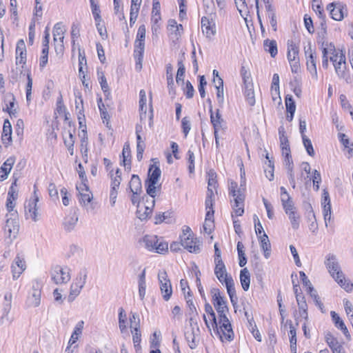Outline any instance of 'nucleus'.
Instances as JSON below:
<instances>
[{"label":"nucleus","instance_id":"obj_30","mask_svg":"<svg viewBox=\"0 0 353 353\" xmlns=\"http://www.w3.org/2000/svg\"><path fill=\"white\" fill-rule=\"evenodd\" d=\"M1 139L3 143L9 145L12 142V125L8 119L3 123Z\"/></svg>","mask_w":353,"mask_h":353},{"label":"nucleus","instance_id":"obj_38","mask_svg":"<svg viewBox=\"0 0 353 353\" xmlns=\"http://www.w3.org/2000/svg\"><path fill=\"white\" fill-rule=\"evenodd\" d=\"M41 303V292L39 289H34L28 298V303L31 307H38Z\"/></svg>","mask_w":353,"mask_h":353},{"label":"nucleus","instance_id":"obj_51","mask_svg":"<svg viewBox=\"0 0 353 353\" xmlns=\"http://www.w3.org/2000/svg\"><path fill=\"white\" fill-rule=\"evenodd\" d=\"M333 65L337 75L340 77H344L346 69L345 58H341L338 63Z\"/></svg>","mask_w":353,"mask_h":353},{"label":"nucleus","instance_id":"obj_10","mask_svg":"<svg viewBox=\"0 0 353 353\" xmlns=\"http://www.w3.org/2000/svg\"><path fill=\"white\" fill-rule=\"evenodd\" d=\"M287 57L292 72L293 73L299 72L300 70L299 47L292 41H288V42Z\"/></svg>","mask_w":353,"mask_h":353},{"label":"nucleus","instance_id":"obj_5","mask_svg":"<svg viewBox=\"0 0 353 353\" xmlns=\"http://www.w3.org/2000/svg\"><path fill=\"white\" fill-rule=\"evenodd\" d=\"M78 191V199L79 204L87 212H94L96 203L93 201V194L87 183L81 182L76 187Z\"/></svg>","mask_w":353,"mask_h":353},{"label":"nucleus","instance_id":"obj_3","mask_svg":"<svg viewBox=\"0 0 353 353\" xmlns=\"http://www.w3.org/2000/svg\"><path fill=\"white\" fill-rule=\"evenodd\" d=\"M240 184V187L236 182L231 181L229 183L230 194L233 197L231 201L232 206L236 216H241L244 212L245 200V181Z\"/></svg>","mask_w":353,"mask_h":353},{"label":"nucleus","instance_id":"obj_4","mask_svg":"<svg viewBox=\"0 0 353 353\" xmlns=\"http://www.w3.org/2000/svg\"><path fill=\"white\" fill-rule=\"evenodd\" d=\"M214 274L222 284H225L228 293L233 303L236 299L234 283L232 276L227 272L226 267L223 261H214Z\"/></svg>","mask_w":353,"mask_h":353},{"label":"nucleus","instance_id":"obj_8","mask_svg":"<svg viewBox=\"0 0 353 353\" xmlns=\"http://www.w3.org/2000/svg\"><path fill=\"white\" fill-rule=\"evenodd\" d=\"M52 281L56 285L67 283L71 279L70 269L67 266L55 265L50 272Z\"/></svg>","mask_w":353,"mask_h":353},{"label":"nucleus","instance_id":"obj_37","mask_svg":"<svg viewBox=\"0 0 353 353\" xmlns=\"http://www.w3.org/2000/svg\"><path fill=\"white\" fill-rule=\"evenodd\" d=\"M265 52H269L272 57H275L278 53L277 44L275 40L265 39L263 41Z\"/></svg>","mask_w":353,"mask_h":353},{"label":"nucleus","instance_id":"obj_2","mask_svg":"<svg viewBox=\"0 0 353 353\" xmlns=\"http://www.w3.org/2000/svg\"><path fill=\"white\" fill-rule=\"evenodd\" d=\"M325 264L332 278L345 291L350 292L352 290L353 285L345 279L336 256L332 254L327 255Z\"/></svg>","mask_w":353,"mask_h":353},{"label":"nucleus","instance_id":"obj_18","mask_svg":"<svg viewBox=\"0 0 353 353\" xmlns=\"http://www.w3.org/2000/svg\"><path fill=\"white\" fill-rule=\"evenodd\" d=\"M201 30L205 37L211 39L216 34L215 23L206 17H203L201 21Z\"/></svg>","mask_w":353,"mask_h":353},{"label":"nucleus","instance_id":"obj_53","mask_svg":"<svg viewBox=\"0 0 353 353\" xmlns=\"http://www.w3.org/2000/svg\"><path fill=\"white\" fill-rule=\"evenodd\" d=\"M267 162L265 163L266 167L265 168V174L266 177L270 180L274 179V164L270 159L268 154H266Z\"/></svg>","mask_w":353,"mask_h":353},{"label":"nucleus","instance_id":"obj_23","mask_svg":"<svg viewBox=\"0 0 353 353\" xmlns=\"http://www.w3.org/2000/svg\"><path fill=\"white\" fill-rule=\"evenodd\" d=\"M78 221V215L76 212L70 211L64 218L63 226L65 230L72 231Z\"/></svg>","mask_w":353,"mask_h":353},{"label":"nucleus","instance_id":"obj_40","mask_svg":"<svg viewBox=\"0 0 353 353\" xmlns=\"http://www.w3.org/2000/svg\"><path fill=\"white\" fill-rule=\"evenodd\" d=\"M240 281L243 289L245 291L248 290L250 283V274L247 268L241 270L240 272Z\"/></svg>","mask_w":353,"mask_h":353},{"label":"nucleus","instance_id":"obj_56","mask_svg":"<svg viewBox=\"0 0 353 353\" xmlns=\"http://www.w3.org/2000/svg\"><path fill=\"white\" fill-rule=\"evenodd\" d=\"M237 251L239 259V266L243 267L247 263V259L244 252V246L241 242H238L237 243Z\"/></svg>","mask_w":353,"mask_h":353},{"label":"nucleus","instance_id":"obj_55","mask_svg":"<svg viewBox=\"0 0 353 353\" xmlns=\"http://www.w3.org/2000/svg\"><path fill=\"white\" fill-rule=\"evenodd\" d=\"M92 13L94 21H101V10L97 0H90Z\"/></svg>","mask_w":353,"mask_h":353},{"label":"nucleus","instance_id":"obj_28","mask_svg":"<svg viewBox=\"0 0 353 353\" xmlns=\"http://www.w3.org/2000/svg\"><path fill=\"white\" fill-rule=\"evenodd\" d=\"M66 30L61 22L57 23L53 28V37L54 41H59L61 43V46H63V39H64V34Z\"/></svg>","mask_w":353,"mask_h":353},{"label":"nucleus","instance_id":"obj_46","mask_svg":"<svg viewBox=\"0 0 353 353\" xmlns=\"http://www.w3.org/2000/svg\"><path fill=\"white\" fill-rule=\"evenodd\" d=\"M160 176L161 170L159 168L154 165H152L148 171V180L157 183L160 178Z\"/></svg>","mask_w":353,"mask_h":353},{"label":"nucleus","instance_id":"obj_63","mask_svg":"<svg viewBox=\"0 0 353 353\" xmlns=\"http://www.w3.org/2000/svg\"><path fill=\"white\" fill-rule=\"evenodd\" d=\"M157 183L147 180L145 181L146 192L150 196V199H154L156 196V185Z\"/></svg>","mask_w":353,"mask_h":353},{"label":"nucleus","instance_id":"obj_42","mask_svg":"<svg viewBox=\"0 0 353 353\" xmlns=\"http://www.w3.org/2000/svg\"><path fill=\"white\" fill-rule=\"evenodd\" d=\"M208 192H216V174L213 170H210L208 173Z\"/></svg>","mask_w":353,"mask_h":353},{"label":"nucleus","instance_id":"obj_48","mask_svg":"<svg viewBox=\"0 0 353 353\" xmlns=\"http://www.w3.org/2000/svg\"><path fill=\"white\" fill-rule=\"evenodd\" d=\"M205 312L208 315V318L212 321V325L215 326L216 332L217 333V327H219V322L217 323L215 313L214 312L212 307L209 304L205 305Z\"/></svg>","mask_w":353,"mask_h":353},{"label":"nucleus","instance_id":"obj_54","mask_svg":"<svg viewBox=\"0 0 353 353\" xmlns=\"http://www.w3.org/2000/svg\"><path fill=\"white\" fill-rule=\"evenodd\" d=\"M185 68L182 61H178V70L176 76V81L178 84L184 83Z\"/></svg>","mask_w":353,"mask_h":353},{"label":"nucleus","instance_id":"obj_20","mask_svg":"<svg viewBox=\"0 0 353 353\" xmlns=\"http://www.w3.org/2000/svg\"><path fill=\"white\" fill-rule=\"evenodd\" d=\"M84 327V321H79L74 327V331L70 336V339L68 341V345L66 347L65 352L67 353H70V347L74 344L79 339V336L82 334V332Z\"/></svg>","mask_w":353,"mask_h":353},{"label":"nucleus","instance_id":"obj_52","mask_svg":"<svg viewBox=\"0 0 353 353\" xmlns=\"http://www.w3.org/2000/svg\"><path fill=\"white\" fill-rule=\"evenodd\" d=\"M160 9V3L157 0H153L152 21L155 23H158V21L161 19Z\"/></svg>","mask_w":353,"mask_h":353},{"label":"nucleus","instance_id":"obj_31","mask_svg":"<svg viewBox=\"0 0 353 353\" xmlns=\"http://www.w3.org/2000/svg\"><path fill=\"white\" fill-rule=\"evenodd\" d=\"M285 106L286 110L289 114H287L286 119L288 121H291L293 119L294 114L296 110V105L293 99L292 96L287 95L285 97Z\"/></svg>","mask_w":353,"mask_h":353},{"label":"nucleus","instance_id":"obj_27","mask_svg":"<svg viewBox=\"0 0 353 353\" xmlns=\"http://www.w3.org/2000/svg\"><path fill=\"white\" fill-rule=\"evenodd\" d=\"M145 49V41H135L134 56L137 59V65H140L139 68H141V61L143 57V52Z\"/></svg>","mask_w":353,"mask_h":353},{"label":"nucleus","instance_id":"obj_14","mask_svg":"<svg viewBox=\"0 0 353 353\" xmlns=\"http://www.w3.org/2000/svg\"><path fill=\"white\" fill-rule=\"evenodd\" d=\"M154 199H150L145 201V203L137 205V215L141 220H145L152 214L154 205Z\"/></svg>","mask_w":353,"mask_h":353},{"label":"nucleus","instance_id":"obj_17","mask_svg":"<svg viewBox=\"0 0 353 353\" xmlns=\"http://www.w3.org/2000/svg\"><path fill=\"white\" fill-rule=\"evenodd\" d=\"M305 55L307 59V69L310 72L312 78L317 79L318 74L316 65V57L310 47L307 50H305Z\"/></svg>","mask_w":353,"mask_h":353},{"label":"nucleus","instance_id":"obj_6","mask_svg":"<svg viewBox=\"0 0 353 353\" xmlns=\"http://www.w3.org/2000/svg\"><path fill=\"white\" fill-rule=\"evenodd\" d=\"M181 244L188 252L199 253L201 250V243L194 236L188 226H184L182 234L179 236Z\"/></svg>","mask_w":353,"mask_h":353},{"label":"nucleus","instance_id":"obj_62","mask_svg":"<svg viewBox=\"0 0 353 353\" xmlns=\"http://www.w3.org/2000/svg\"><path fill=\"white\" fill-rule=\"evenodd\" d=\"M122 156H123V164L124 166L130 165V159H129L130 157V148L129 145L125 144L123 146V151H122Z\"/></svg>","mask_w":353,"mask_h":353},{"label":"nucleus","instance_id":"obj_41","mask_svg":"<svg viewBox=\"0 0 353 353\" xmlns=\"http://www.w3.org/2000/svg\"><path fill=\"white\" fill-rule=\"evenodd\" d=\"M214 201V192H208L205 199V209L207 216H214L213 204Z\"/></svg>","mask_w":353,"mask_h":353},{"label":"nucleus","instance_id":"obj_9","mask_svg":"<svg viewBox=\"0 0 353 353\" xmlns=\"http://www.w3.org/2000/svg\"><path fill=\"white\" fill-rule=\"evenodd\" d=\"M145 248L149 251H155L157 253L163 254L168 249V245L164 241H159L155 235H146L143 239Z\"/></svg>","mask_w":353,"mask_h":353},{"label":"nucleus","instance_id":"obj_33","mask_svg":"<svg viewBox=\"0 0 353 353\" xmlns=\"http://www.w3.org/2000/svg\"><path fill=\"white\" fill-rule=\"evenodd\" d=\"M216 90V99L219 104H223L224 102V89L223 81L221 77L218 79L213 80Z\"/></svg>","mask_w":353,"mask_h":353},{"label":"nucleus","instance_id":"obj_16","mask_svg":"<svg viewBox=\"0 0 353 353\" xmlns=\"http://www.w3.org/2000/svg\"><path fill=\"white\" fill-rule=\"evenodd\" d=\"M6 221L4 226L5 234L10 239H14L19 232V224L16 219L8 217V214L6 215Z\"/></svg>","mask_w":353,"mask_h":353},{"label":"nucleus","instance_id":"obj_50","mask_svg":"<svg viewBox=\"0 0 353 353\" xmlns=\"http://www.w3.org/2000/svg\"><path fill=\"white\" fill-rule=\"evenodd\" d=\"M162 296L165 301H168L172 294V288L171 283L159 285Z\"/></svg>","mask_w":353,"mask_h":353},{"label":"nucleus","instance_id":"obj_44","mask_svg":"<svg viewBox=\"0 0 353 353\" xmlns=\"http://www.w3.org/2000/svg\"><path fill=\"white\" fill-rule=\"evenodd\" d=\"M131 332L132 334V341L134 343V348L136 351H139L141 348V333L140 331V327H134L133 330H131Z\"/></svg>","mask_w":353,"mask_h":353},{"label":"nucleus","instance_id":"obj_25","mask_svg":"<svg viewBox=\"0 0 353 353\" xmlns=\"http://www.w3.org/2000/svg\"><path fill=\"white\" fill-rule=\"evenodd\" d=\"M142 131V126L140 125H137L136 126V134H137V157L139 161H141L143 158V153L145 150V143L142 139L140 132Z\"/></svg>","mask_w":353,"mask_h":353},{"label":"nucleus","instance_id":"obj_49","mask_svg":"<svg viewBox=\"0 0 353 353\" xmlns=\"http://www.w3.org/2000/svg\"><path fill=\"white\" fill-rule=\"evenodd\" d=\"M325 341L330 347L332 351L337 348L341 345L339 344L338 340L330 333V332H327L325 334Z\"/></svg>","mask_w":353,"mask_h":353},{"label":"nucleus","instance_id":"obj_47","mask_svg":"<svg viewBox=\"0 0 353 353\" xmlns=\"http://www.w3.org/2000/svg\"><path fill=\"white\" fill-rule=\"evenodd\" d=\"M237 10L243 18H246L249 13V10L245 0H234Z\"/></svg>","mask_w":353,"mask_h":353},{"label":"nucleus","instance_id":"obj_59","mask_svg":"<svg viewBox=\"0 0 353 353\" xmlns=\"http://www.w3.org/2000/svg\"><path fill=\"white\" fill-rule=\"evenodd\" d=\"M271 93L278 95L280 93L279 90V76L278 74H274L271 85Z\"/></svg>","mask_w":353,"mask_h":353},{"label":"nucleus","instance_id":"obj_29","mask_svg":"<svg viewBox=\"0 0 353 353\" xmlns=\"http://www.w3.org/2000/svg\"><path fill=\"white\" fill-rule=\"evenodd\" d=\"M279 134L280 139V145L282 151V154L288 155V152H290V145L288 142V139L287 136L285 135V132L284 128L280 127L279 129Z\"/></svg>","mask_w":353,"mask_h":353},{"label":"nucleus","instance_id":"obj_39","mask_svg":"<svg viewBox=\"0 0 353 353\" xmlns=\"http://www.w3.org/2000/svg\"><path fill=\"white\" fill-rule=\"evenodd\" d=\"M323 61L322 65L324 68H327L328 67V55L332 50H334V45L332 43H323Z\"/></svg>","mask_w":353,"mask_h":353},{"label":"nucleus","instance_id":"obj_1","mask_svg":"<svg viewBox=\"0 0 353 353\" xmlns=\"http://www.w3.org/2000/svg\"><path fill=\"white\" fill-rule=\"evenodd\" d=\"M212 302L214 306L219 314V327H217V334L222 342H230L234 339V332L232 325L227 317L228 308L226 301L221 295L218 288L211 290Z\"/></svg>","mask_w":353,"mask_h":353},{"label":"nucleus","instance_id":"obj_61","mask_svg":"<svg viewBox=\"0 0 353 353\" xmlns=\"http://www.w3.org/2000/svg\"><path fill=\"white\" fill-rule=\"evenodd\" d=\"M126 314L123 308L119 309V326L121 332H123L126 329Z\"/></svg>","mask_w":353,"mask_h":353},{"label":"nucleus","instance_id":"obj_32","mask_svg":"<svg viewBox=\"0 0 353 353\" xmlns=\"http://www.w3.org/2000/svg\"><path fill=\"white\" fill-rule=\"evenodd\" d=\"M259 241L261 248L264 252V256L265 259H268L271 253V245L268 235L263 233L262 235L259 236Z\"/></svg>","mask_w":353,"mask_h":353},{"label":"nucleus","instance_id":"obj_34","mask_svg":"<svg viewBox=\"0 0 353 353\" xmlns=\"http://www.w3.org/2000/svg\"><path fill=\"white\" fill-rule=\"evenodd\" d=\"M79 137L81 138L80 150L82 154L83 158L85 159L86 161L88 152V138L87 136L86 131L85 130H82L81 134H79Z\"/></svg>","mask_w":353,"mask_h":353},{"label":"nucleus","instance_id":"obj_64","mask_svg":"<svg viewBox=\"0 0 353 353\" xmlns=\"http://www.w3.org/2000/svg\"><path fill=\"white\" fill-rule=\"evenodd\" d=\"M15 163V158L14 157H10L8 159H6V161L3 163L1 169H3V170L7 172L8 174H10L13 165Z\"/></svg>","mask_w":353,"mask_h":353},{"label":"nucleus","instance_id":"obj_24","mask_svg":"<svg viewBox=\"0 0 353 353\" xmlns=\"http://www.w3.org/2000/svg\"><path fill=\"white\" fill-rule=\"evenodd\" d=\"M330 314L332 316V321L334 323V325L338 329H339L342 331V332L343 333L345 336L347 338V339L350 340V332H349L345 323L343 322V321L340 318V316L338 315V314L334 311H332Z\"/></svg>","mask_w":353,"mask_h":353},{"label":"nucleus","instance_id":"obj_15","mask_svg":"<svg viewBox=\"0 0 353 353\" xmlns=\"http://www.w3.org/2000/svg\"><path fill=\"white\" fill-rule=\"evenodd\" d=\"M26 269V265L24 259L19 255L17 256L11 265V272L13 280L19 279Z\"/></svg>","mask_w":353,"mask_h":353},{"label":"nucleus","instance_id":"obj_21","mask_svg":"<svg viewBox=\"0 0 353 353\" xmlns=\"http://www.w3.org/2000/svg\"><path fill=\"white\" fill-rule=\"evenodd\" d=\"M267 12V17L270 19V23L274 31L277 30V21L274 8L272 5L270 0H263Z\"/></svg>","mask_w":353,"mask_h":353},{"label":"nucleus","instance_id":"obj_13","mask_svg":"<svg viewBox=\"0 0 353 353\" xmlns=\"http://www.w3.org/2000/svg\"><path fill=\"white\" fill-rule=\"evenodd\" d=\"M39 197L34 191L33 196L28 201L27 205H26V215L27 219H31L34 221L39 219V214L38 212L37 203Z\"/></svg>","mask_w":353,"mask_h":353},{"label":"nucleus","instance_id":"obj_26","mask_svg":"<svg viewBox=\"0 0 353 353\" xmlns=\"http://www.w3.org/2000/svg\"><path fill=\"white\" fill-rule=\"evenodd\" d=\"M210 121L214 128V132H219V130L223 129L224 121L221 118V115L219 110H216L215 115L212 109L210 110Z\"/></svg>","mask_w":353,"mask_h":353},{"label":"nucleus","instance_id":"obj_60","mask_svg":"<svg viewBox=\"0 0 353 353\" xmlns=\"http://www.w3.org/2000/svg\"><path fill=\"white\" fill-rule=\"evenodd\" d=\"M330 60L333 63V64L338 63L341 58H345V54L342 51L336 50L334 47V50H332L330 52Z\"/></svg>","mask_w":353,"mask_h":353},{"label":"nucleus","instance_id":"obj_43","mask_svg":"<svg viewBox=\"0 0 353 353\" xmlns=\"http://www.w3.org/2000/svg\"><path fill=\"white\" fill-rule=\"evenodd\" d=\"M286 214L288 216L292 228L294 230L299 229L301 222V216L298 213L297 210L295 211H292Z\"/></svg>","mask_w":353,"mask_h":353},{"label":"nucleus","instance_id":"obj_58","mask_svg":"<svg viewBox=\"0 0 353 353\" xmlns=\"http://www.w3.org/2000/svg\"><path fill=\"white\" fill-rule=\"evenodd\" d=\"M113 3L114 14L118 16L120 20L123 19L125 17L123 12V6L121 3V0H113Z\"/></svg>","mask_w":353,"mask_h":353},{"label":"nucleus","instance_id":"obj_36","mask_svg":"<svg viewBox=\"0 0 353 353\" xmlns=\"http://www.w3.org/2000/svg\"><path fill=\"white\" fill-rule=\"evenodd\" d=\"M281 201L285 214L296 210V208L290 195H283Z\"/></svg>","mask_w":353,"mask_h":353},{"label":"nucleus","instance_id":"obj_35","mask_svg":"<svg viewBox=\"0 0 353 353\" xmlns=\"http://www.w3.org/2000/svg\"><path fill=\"white\" fill-rule=\"evenodd\" d=\"M244 95L247 103L250 105L253 106L255 104V95L254 91L253 84H249L244 85Z\"/></svg>","mask_w":353,"mask_h":353},{"label":"nucleus","instance_id":"obj_45","mask_svg":"<svg viewBox=\"0 0 353 353\" xmlns=\"http://www.w3.org/2000/svg\"><path fill=\"white\" fill-rule=\"evenodd\" d=\"M130 188L132 193L137 194L141 192V183L137 175H132L130 181Z\"/></svg>","mask_w":353,"mask_h":353},{"label":"nucleus","instance_id":"obj_12","mask_svg":"<svg viewBox=\"0 0 353 353\" xmlns=\"http://www.w3.org/2000/svg\"><path fill=\"white\" fill-rule=\"evenodd\" d=\"M331 17L335 21H342L347 14L346 6L342 2H332L327 6Z\"/></svg>","mask_w":353,"mask_h":353},{"label":"nucleus","instance_id":"obj_57","mask_svg":"<svg viewBox=\"0 0 353 353\" xmlns=\"http://www.w3.org/2000/svg\"><path fill=\"white\" fill-rule=\"evenodd\" d=\"M183 31V28L181 24H179L178 28L173 29L172 30H170V38L172 40L173 42L177 41L180 37H181V34Z\"/></svg>","mask_w":353,"mask_h":353},{"label":"nucleus","instance_id":"obj_22","mask_svg":"<svg viewBox=\"0 0 353 353\" xmlns=\"http://www.w3.org/2000/svg\"><path fill=\"white\" fill-rule=\"evenodd\" d=\"M282 155L284 157V165L288 170V174L289 176L290 183L292 185V188H295L296 183H295V179H294V172H293L294 164H293V161L292 159L290 152H288V155H286V154H282Z\"/></svg>","mask_w":353,"mask_h":353},{"label":"nucleus","instance_id":"obj_19","mask_svg":"<svg viewBox=\"0 0 353 353\" xmlns=\"http://www.w3.org/2000/svg\"><path fill=\"white\" fill-rule=\"evenodd\" d=\"M26 46L23 40L17 41L16 46V64L23 66L26 63Z\"/></svg>","mask_w":353,"mask_h":353},{"label":"nucleus","instance_id":"obj_7","mask_svg":"<svg viewBox=\"0 0 353 353\" xmlns=\"http://www.w3.org/2000/svg\"><path fill=\"white\" fill-rule=\"evenodd\" d=\"M88 274V272L87 269L83 268L80 270L76 278L73 280L70 285V293L68 296V302L74 301L75 299L80 294L82 289L86 283Z\"/></svg>","mask_w":353,"mask_h":353},{"label":"nucleus","instance_id":"obj_11","mask_svg":"<svg viewBox=\"0 0 353 353\" xmlns=\"http://www.w3.org/2000/svg\"><path fill=\"white\" fill-rule=\"evenodd\" d=\"M111 179L110 202L112 207L114 206L118 194V190L121 182V172L117 168L115 172L113 170L110 171Z\"/></svg>","mask_w":353,"mask_h":353}]
</instances>
